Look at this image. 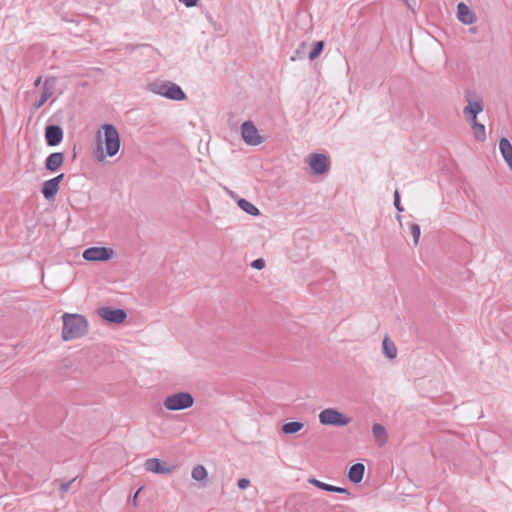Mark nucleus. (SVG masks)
I'll return each mask as SVG.
<instances>
[{"mask_svg":"<svg viewBox=\"0 0 512 512\" xmlns=\"http://www.w3.org/2000/svg\"><path fill=\"white\" fill-rule=\"evenodd\" d=\"M102 131L99 130L96 135L98 143L99 155L96 158L99 161H103L106 156H115L120 148V135L117 129L112 124H104Z\"/></svg>","mask_w":512,"mask_h":512,"instance_id":"1","label":"nucleus"},{"mask_svg":"<svg viewBox=\"0 0 512 512\" xmlns=\"http://www.w3.org/2000/svg\"><path fill=\"white\" fill-rule=\"evenodd\" d=\"M63 329L62 338L65 341L73 340L84 336L88 331V322L80 314L65 313L62 316Z\"/></svg>","mask_w":512,"mask_h":512,"instance_id":"2","label":"nucleus"},{"mask_svg":"<svg viewBox=\"0 0 512 512\" xmlns=\"http://www.w3.org/2000/svg\"><path fill=\"white\" fill-rule=\"evenodd\" d=\"M147 90L170 100L180 101L186 98L179 85L166 80L157 79L148 83Z\"/></svg>","mask_w":512,"mask_h":512,"instance_id":"3","label":"nucleus"},{"mask_svg":"<svg viewBox=\"0 0 512 512\" xmlns=\"http://www.w3.org/2000/svg\"><path fill=\"white\" fill-rule=\"evenodd\" d=\"M194 402V397L191 393L181 391L168 395L163 401V406L168 411H180L191 408Z\"/></svg>","mask_w":512,"mask_h":512,"instance_id":"4","label":"nucleus"},{"mask_svg":"<svg viewBox=\"0 0 512 512\" xmlns=\"http://www.w3.org/2000/svg\"><path fill=\"white\" fill-rule=\"evenodd\" d=\"M319 422L322 425L343 427L351 422V419L335 408H327L319 413Z\"/></svg>","mask_w":512,"mask_h":512,"instance_id":"5","label":"nucleus"},{"mask_svg":"<svg viewBox=\"0 0 512 512\" xmlns=\"http://www.w3.org/2000/svg\"><path fill=\"white\" fill-rule=\"evenodd\" d=\"M241 136L243 141L251 146H257L264 142V138L259 135L252 121H245L241 125Z\"/></svg>","mask_w":512,"mask_h":512,"instance_id":"6","label":"nucleus"},{"mask_svg":"<svg viewBox=\"0 0 512 512\" xmlns=\"http://www.w3.org/2000/svg\"><path fill=\"white\" fill-rule=\"evenodd\" d=\"M113 249L107 247H90L83 252V258L87 261H107L112 258Z\"/></svg>","mask_w":512,"mask_h":512,"instance_id":"7","label":"nucleus"},{"mask_svg":"<svg viewBox=\"0 0 512 512\" xmlns=\"http://www.w3.org/2000/svg\"><path fill=\"white\" fill-rule=\"evenodd\" d=\"M98 315L105 321L115 324L124 322L127 318V313L123 309H113L111 307H101L98 309Z\"/></svg>","mask_w":512,"mask_h":512,"instance_id":"8","label":"nucleus"},{"mask_svg":"<svg viewBox=\"0 0 512 512\" xmlns=\"http://www.w3.org/2000/svg\"><path fill=\"white\" fill-rule=\"evenodd\" d=\"M144 468L148 472L167 475L175 469V465H170L167 462L161 461L157 458H149L145 461Z\"/></svg>","mask_w":512,"mask_h":512,"instance_id":"9","label":"nucleus"},{"mask_svg":"<svg viewBox=\"0 0 512 512\" xmlns=\"http://www.w3.org/2000/svg\"><path fill=\"white\" fill-rule=\"evenodd\" d=\"M307 163L315 175L323 174L329 168L328 159L322 153L310 154L307 158Z\"/></svg>","mask_w":512,"mask_h":512,"instance_id":"10","label":"nucleus"},{"mask_svg":"<svg viewBox=\"0 0 512 512\" xmlns=\"http://www.w3.org/2000/svg\"><path fill=\"white\" fill-rule=\"evenodd\" d=\"M56 79L53 77L45 79L43 82L42 93L39 100L33 103V110L36 111L41 108L45 102L53 95L55 89Z\"/></svg>","mask_w":512,"mask_h":512,"instance_id":"11","label":"nucleus"},{"mask_svg":"<svg viewBox=\"0 0 512 512\" xmlns=\"http://www.w3.org/2000/svg\"><path fill=\"white\" fill-rule=\"evenodd\" d=\"M64 179V174L49 179L43 183L42 194L47 200L54 199L55 195L59 191L61 181Z\"/></svg>","mask_w":512,"mask_h":512,"instance_id":"12","label":"nucleus"},{"mask_svg":"<svg viewBox=\"0 0 512 512\" xmlns=\"http://www.w3.org/2000/svg\"><path fill=\"white\" fill-rule=\"evenodd\" d=\"M63 139V130L60 126L49 125L45 128V140L48 146H56Z\"/></svg>","mask_w":512,"mask_h":512,"instance_id":"13","label":"nucleus"},{"mask_svg":"<svg viewBox=\"0 0 512 512\" xmlns=\"http://www.w3.org/2000/svg\"><path fill=\"white\" fill-rule=\"evenodd\" d=\"M457 18L460 22L467 25L472 24L476 21L475 14L463 2L457 5Z\"/></svg>","mask_w":512,"mask_h":512,"instance_id":"14","label":"nucleus"},{"mask_svg":"<svg viewBox=\"0 0 512 512\" xmlns=\"http://www.w3.org/2000/svg\"><path fill=\"white\" fill-rule=\"evenodd\" d=\"M64 163V154L61 152H54L50 154L45 160V168L50 172H55Z\"/></svg>","mask_w":512,"mask_h":512,"instance_id":"15","label":"nucleus"},{"mask_svg":"<svg viewBox=\"0 0 512 512\" xmlns=\"http://www.w3.org/2000/svg\"><path fill=\"white\" fill-rule=\"evenodd\" d=\"M468 105L464 107L463 113L470 117L472 121H477V115L483 111L484 106L481 100L472 102L468 97L466 98Z\"/></svg>","mask_w":512,"mask_h":512,"instance_id":"16","label":"nucleus"},{"mask_svg":"<svg viewBox=\"0 0 512 512\" xmlns=\"http://www.w3.org/2000/svg\"><path fill=\"white\" fill-rule=\"evenodd\" d=\"M500 153L512 171V144L507 138H501L499 141Z\"/></svg>","mask_w":512,"mask_h":512,"instance_id":"17","label":"nucleus"},{"mask_svg":"<svg viewBox=\"0 0 512 512\" xmlns=\"http://www.w3.org/2000/svg\"><path fill=\"white\" fill-rule=\"evenodd\" d=\"M372 434L376 444L379 447L384 446L388 441V434L385 427L379 423H375L372 426Z\"/></svg>","mask_w":512,"mask_h":512,"instance_id":"18","label":"nucleus"},{"mask_svg":"<svg viewBox=\"0 0 512 512\" xmlns=\"http://www.w3.org/2000/svg\"><path fill=\"white\" fill-rule=\"evenodd\" d=\"M365 472V466L362 463L352 465L348 472V478L352 483L358 484L362 481Z\"/></svg>","mask_w":512,"mask_h":512,"instance_id":"19","label":"nucleus"},{"mask_svg":"<svg viewBox=\"0 0 512 512\" xmlns=\"http://www.w3.org/2000/svg\"><path fill=\"white\" fill-rule=\"evenodd\" d=\"M382 350L383 354L389 359H394L397 356V348L394 342L387 336L383 339Z\"/></svg>","mask_w":512,"mask_h":512,"instance_id":"20","label":"nucleus"},{"mask_svg":"<svg viewBox=\"0 0 512 512\" xmlns=\"http://www.w3.org/2000/svg\"><path fill=\"white\" fill-rule=\"evenodd\" d=\"M238 206L249 215L257 216L260 214L259 209L246 199H240L238 201Z\"/></svg>","mask_w":512,"mask_h":512,"instance_id":"21","label":"nucleus"},{"mask_svg":"<svg viewBox=\"0 0 512 512\" xmlns=\"http://www.w3.org/2000/svg\"><path fill=\"white\" fill-rule=\"evenodd\" d=\"M191 476L194 480L201 482L207 479L208 473L203 465H197L192 469Z\"/></svg>","mask_w":512,"mask_h":512,"instance_id":"22","label":"nucleus"},{"mask_svg":"<svg viewBox=\"0 0 512 512\" xmlns=\"http://www.w3.org/2000/svg\"><path fill=\"white\" fill-rule=\"evenodd\" d=\"M303 426L304 424L299 421L288 422L282 426V431L285 434H294L300 431L303 428Z\"/></svg>","mask_w":512,"mask_h":512,"instance_id":"23","label":"nucleus"},{"mask_svg":"<svg viewBox=\"0 0 512 512\" xmlns=\"http://www.w3.org/2000/svg\"><path fill=\"white\" fill-rule=\"evenodd\" d=\"M471 126L474 131L475 138L483 142L486 139L485 126L483 124L478 123L477 121H472Z\"/></svg>","mask_w":512,"mask_h":512,"instance_id":"24","label":"nucleus"},{"mask_svg":"<svg viewBox=\"0 0 512 512\" xmlns=\"http://www.w3.org/2000/svg\"><path fill=\"white\" fill-rule=\"evenodd\" d=\"M323 48H324V42L323 41L315 42L311 52L309 53V59L311 61L315 60L322 53Z\"/></svg>","mask_w":512,"mask_h":512,"instance_id":"25","label":"nucleus"},{"mask_svg":"<svg viewBox=\"0 0 512 512\" xmlns=\"http://www.w3.org/2000/svg\"><path fill=\"white\" fill-rule=\"evenodd\" d=\"M308 482L321 490H324L327 492H332L333 485L321 482V481L317 480L316 478H309Z\"/></svg>","mask_w":512,"mask_h":512,"instance_id":"26","label":"nucleus"},{"mask_svg":"<svg viewBox=\"0 0 512 512\" xmlns=\"http://www.w3.org/2000/svg\"><path fill=\"white\" fill-rule=\"evenodd\" d=\"M410 231L413 236L414 244L417 245L420 238V226L416 223L410 225Z\"/></svg>","mask_w":512,"mask_h":512,"instance_id":"27","label":"nucleus"},{"mask_svg":"<svg viewBox=\"0 0 512 512\" xmlns=\"http://www.w3.org/2000/svg\"><path fill=\"white\" fill-rule=\"evenodd\" d=\"M394 206L397 209L398 212H403L404 208L400 203V194L398 190H395L394 192Z\"/></svg>","mask_w":512,"mask_h":512,"instance_id":"28","label":"nucleus"},{"mask_svg":"<svg viewBox=\"0 0 512 512\" xmlns=\"http://www.w3.org/2000/svg\"><path fill=\"white\" fill-rule=\"evenodd\" d=\"M251 266L255 269L261 270L265 267V261L262 258H258L251 263Z\"/></svg>","mask_w":512,"mask_h":512,"instance_id":"29","label":"nucleus"},{"mask_svg":"<svg viewBox=\"0 0 512 512\" xmlns=\"http://www.w3.org/2000/svg\"><path fill=\"white\" fill-rule=\"evenodd\" d=\"M237 485L239 489H246L250 485V480L246 478H241L238 480Z\"/></svg>","mask_w":512,"mask_h":512,"instance_id":"30","label":"nucleus"},{"mask_svg":"<svg viewBox=\"0 0 512 512\" xmlns=\"http://www.w3.org/2000/svg\"><path fill=\"white\" fill-rule=\"evenodd\" d=\"M413 13H415L416 0H401Z\"/></svg>","mask_w":512,"mask_h":512,"instance_id":"31","label":"nucleus"},{"mask_svg":"<svg viewBox=\"0 0 512 512\" xmlns=\"http://www.w3.org/2000/svg\"><path fill=\"white\" fill-rule=\"evenodd\" d=\"M73 481H74V479H73V480H71V481H68V482L62 483V484L60 485V490H61V492H62V493H66V492H68V490H69V488H70V486H71V484H72V482H73Z\"/></svg>","mask_w":512,"mask_h":512,"instance_id":"32","label":"nucleus"},{"mask_svg":"<svg viewBox=\"0 0 512 512\" xmlns=\"http://www.w3.org/2000/svg\"><path fill=\"white\" fill-rule=\"evenodd\" d=\"M332 492L350 495V492L346 488L333 486Z\"/></svg>","mask_w":512,"mask_h":512,"instance_id":"33","label":"nucleus"},{"mask_svg":"<svg viewBox=\"0 0 512 512\" xmlns=\"http://www.w3.org/2000/svg\"><path fill=\"white\" fill-rule=\"evenodd\" d=\"M186 7H193L197 4L198 0H179Z\"/></svg>","mask_w":512,"mask_h":512,"instance_id":"34","label":"nucleus"},{"mask_svg":"<svg viewBox=\"0 0 512 512\" xmlns=\"http://www.w3.org/2000/svg\"><path fill=\"white\" fill-rule=\"evenodd\" d=\"M141 491V488L137 490V492L134 494L133 498H132V503L133 505H137V498H138V494L140 493Z\"/></svg>","mask_w":512,"mask_h":512,"instance_id":"35","label":"nucleus"},{"mask_svg":"<svg viewBox=\"0 0 512 512\" xmlns=\"http://www.w3.org/2000/svg\"><path fill=\"white\" fill-rule=\"evenodd\" d=\"M41 82H42V77H41V76H39V77H37V78H36V80H35V82H34V85H35L36 87H38V86L41 84Z\"/></svg>","mask_w":512,"mask_h":512,"instance_id":"36","label":"nucleus"},{"mask_svg":"<svg viewBox=\"0 0 512 512\" xmlns=\"http://www.w3.org/2000/svg\"><path fill=\"white\" fill-rule=\"evenodd\" d=\"M296 54H297L298 58H301V57H302V56H301V51L296 50Z\"/></svg>","mask_w":512,"mask_h":512,"instance_id":"37","label":"nucleus"},{"mask_svg":"<svg viewBox=\"0 0 512 512\" xmlns=\"http://www.w3.org/2000/svg\"><path fill=\"white\" fill-rule=\"evenodd\" d=\"M470 30H471V32L475 33V32L477 31V28H476V27H473V28H471Z\"/></svg>","mask_w":512,"mask_h":512,"instance_id":"38","label":"nucleus"},{"mask_svg":"<svg viewBox=\"0 0 512 512\" xmlns=\"http://www.w3.org/2000/svg\"><path fill=\"white\" fill-rule=\"evenodd\" d=\"M397 220L401 222V215H397Z\"/></svg>","mask_w":512,"mask_h":512,"instance_id":"39","label":"nucleus"}]
</instances>
